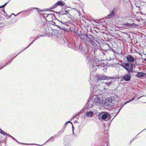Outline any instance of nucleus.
Returning <instances> with one entry per match:
<instances>
[{"mask_svg":"<svg viewBox=\"0 0 146 146\" xmlns=\"http://www.w3.org/2000/svg\"><path fill=\"white\" fill-rule=\"evenodd\" d=\"M112 78H113L112 77H108L104 75H97L95 80L96 82L95 84L96 86L93 85L91 86L90 88V92L92 93L94 91L95 92L96 90V88L98 90H103L105 88L104 86L106 85L109 86L111 84L112 82L110 80Z\"/></svg>","mask_w":146,"mask_h":146,"instance_id":"f257e3e1","label":"nucleus"},{"mask_svg":"<svg viewBox=\"0 0 146 146\" xmlns=\"http://www.w3.org/2000/svg\"><path fill=\"white\" fill-rule=\"evenodd\" d=\"M54 21H51L50 23L51 24L57 27L58 29L66 31L67 29L69 28V23L67 22H64L63 20L59 21L57 19L55 20Z\"/></svg>","mask_w":146,"mask_h":146,"instance_id":"f03ea898","label":"nucleus"},{"mask_svg":"<svg viewBox=\"0 0 146 146\" xmlns=\"http://www.w3.org/2000/svg\"><path fill=\"white\" fill-rule=\"evenodd\" d=\"M100 120L108 121L111 118V116L108 112H103L100 113L98 115Z\"/></svg>","mask_w":146,"mask_h":146,"instance_id":"7ed1b4c3","label":"nucleus"},{"mask_svg":"<svg viewBox=\"0 0 146 146\" xmlns=\"http://www.w3.org/2000/svg\"><path fill=\"white\" fill-rule=\"evenodd\" d=\"M101 96L100 95L96 96L94 100V103L97 105H100L103 102L102 98L100 97Z\"/></svg>","mask_w":146,"mask_h":146,"instance_id":"20e7f679","label":"nucleus"},{"mask_svg":"<svg viewBox=\"0 0 146 146\" xmlns=\"http://www.w3.org/2000/svg\"><path fill=\"white\" fill-rule=\"evenodd\" d=\"M90 59V60L89 58L87 57V60L88 61H89V64H90V67L92 68V69L93 70L92 71H95L97 70L98 66L93 64L94 61V60H93L92 58H91Z\"/></svg>","mask_w":146,"mask_h":146,"instance_id":"39448f33","label":"nucleus"},{"mask_svg":"<svg viewBox=\"0 0 146 146\" xmlns=\"http://www.w3.org/2000/svg\"><path fill=\"white\" fill-rule=\"evenodd\" d=\"M115 100L113 96H111L109 100H108L106 103V105L108 107H111L115 103Z\"/></svg>","mask_w":146,"mask_h":146,"instance_id":"423d86ee","label":"nucleus"},{"mask_svg":"<svg viewBox=\"0 0 146 146\" xmlns=\"http://www.w3.org/2000/svg\"><path fill=\"white\" fill-rule=\"evenodd\" d=\"M62 0H60V1H58L51 7V9H53L56 8L58 6H61L65 5V3L64 1Z\"/></svg>","mask_w":146,"mask_h":146,"instance_id":"0eeeda50","label":"nucleus"},{"mask_svg":"<svg viewBox=\"0 0 146 146\" xmlns=\"http://www.w3.org/2000/svg\"><path fill=\"white\" fill-rule=\"evenodd\" d=\"M117 10V8H114L111 11L110 14L108 15L106 17L107 19H109L110 18H111L113 17L115 15L116 11Z\"/></svg>","mask_w":146,"mask_h":146,"instance_id":"6e6552de","label":"nucleus"},{"mask_svg":"<svg viewBox=\"0 0 146 146\" xmlns=\"http://www.w3.org/2000/svg\"><path fill=\"white\" fill-rule=\"evenodd\" d=\"M94 103L92 100H88V102L84 106V110H85L93 107Z\"/></svg>","mask_w":146,"mask_h":146,"instance_id":"1a4fd4ad","label":"nucleus"},{"mask_svg":"<svg viewBox=\"0 0 146 146\" xmlns=\"http://www.w3.org/2000/svg\"><path fill=\"white\" fill-rule=\"evenodd\" d=\"M77 50L81 52H85L87 51V49L85 46H83L81 45H77Z\"/></svg>","mask_w":146,"mask_h":146,"instance_id":"9d476101","label":"nucleus"},{"mask_svg":"<svg viewBox=\"0 0 146 146\" xmlns=\"http://www.w3.org/2000/svg\"><path fill=\"white\" fill-rule=\"evenodd\" d=\"M118 66H121L123 68H125L126 70L127 71H128V63H125L122 62H120L118 63Z\"/></svg>","mask_w":146,"mask_h":146,"instance_id":"9b49d317","label":"nucleus"},{"mask_svg":"<svg viewBox=\"0 0 146 146\" xmlns=\"http://www.w3.org/2000/svg\"><path fill=\"white\" fill-rule=\"evenodd\" d=\"M94 114V113L93 111L88 109V110H87L86 111V116L88 117H92Z\"/></svg>","mask_w":146,"mask_h":146,"instance_id":"f8f14e48","label":"nucleus"},{"mask_svg":"<svg viewBox=\"0 0 146 146\" xmlns=\"http://www.w3.org/2000/svg\"><path fill=\"white\" fill-rule=\"evenodd\" d=\"M128 72H131L133 70V65L131 63H128Z\"/></svg>","mask_w":146,"mask_h":146,"instance_id":"ddd939ff","label":"nucleus"},{"mask_svg":"<svg viewBox=\"0 0 146 146\" xmlns=\"http://www.w3.org/2000/svg\"><path fill=\"white\" fill-rule=\"evenodd\" d=\"M135 60L134 57L131 55H128V61L133 62Z\"/></svg>","mask_w":146,"mask_h":146,"instance_id":"4468645a","label":"nucleus"},{"mask_svg":"<svg viewBox=\"0 0 146 146\" xmlns=\"http://www.w3.org/2000/svg\"><path fill=\"white\" fill-rule=\"evenodd\" d=\"M121 81H128V74H126L122 77L121 79Z\"/></svg>","mask_w":146,"mask_h":146,"instance_id":"2eb2a0df","label":"nucleus"},{"mask_svg":"<svg viewBox=\"0 0 146 146\" xmlns=\"http://www.w3.org/2000/svg\"><path fill=\"white\" fill-rule=\"evenodd\" d=\"M145 74L143 72H139L137 73V76L138 77H141L145 75Z\"/></svg>","mask_w":146,"mask_h":146,"instance_id":"dca6fc26","label":"nucleus"},{"mask_svg":"<svg viewBox=\"0 0 146 146\" xmlns=\"http://www.w3.org/2000/svg\"><path fill=\"white\" fill-rule=\"evenodd\" d=\"M64 130V129L63 130V131H59L57 134H56L55 135H54L53 136V137L54 138V137H55L58 136L60 134L59 133H60V132H61L62 133L63 132Z\"/></svg>","mask_w":146,"mask_h":146,"instance_id":"f3484780","label":"nucleus"},{"mask_svg":"<svg viewBox=\"0 0 146 146\" xmlns=\"http://www.w3.org/2000/svg\"><path fill=\"white\" fill-rule=\"evenodd\" d=\"M1 133L2 134L4 135H7V134L6 132H5L4 131L1 130Z\"/></svg>","mask_w":146,"mask_h":146,"instance_id":"a211bd4d","label":"nucleus"},{"mask_svg":"<svg viewBox=\"0 0 146 146\" xmlns=\"http://www.w3.org/2000/svg\"><path fill=\"white\" fill-rule=\"evenodd\" d=\"M35 40H34L33 42H32L30 44H29L26 48H25V49H24L23 50V51L24 50H25V49H26V48H28V47H29L31 44H32L35 41Z\"/></svg>","mask_w":146,"mask_h":146,"instance_id":"6ab92c4d","label":"nucleus"},{"mask_svg":"<svg viewBox=\"0 0 146 146\" xmlns=\"http://www.w3.org/2000/svg\"><path fill=\"white\" fill-rule=\"evenodd\" d=\"M21 51L18 54H17V55L15 56L14 57H13V58H12L10 60V61L9 62V64H10L11 62V60H13L14 58L17 56L18 54H19L21 52H22V51Z\"/></svg>","mask_w":146,"mask_h":146,"instance_id":"aec40b11","label":"nucleus"},{"mask_svg":"<svg viewBox=\"0 0 146 146\" xmlns=\"http://www.w3.org/2000/svg\"><path fill=\"white\" fill-rule=\"evenodd\" d=\"M42 36L41 35H39L37 36H36L34 40H37V39H39L40 37Z\"/></svg>","mask_w":146,"mask_h":146,"instance_id":"412c9836","label":"nucleus"},{"mask_svg":"<svg viewBox=\"0 0 146 146\" xmlns=\"http://www.w3.org/2000/svg\"><path fill=\"white\" fill-rule=\"evenodd\" d=\"M64 145L65 146H70V144L67 142L64 143Z\"/></svg>","mask_w":146,"mask_h":146,"instance_id":"4be33fe9","label":"nucleus"},{"mask_svg":"<svg viewBox=\"0 0 146 146\" xmlns=\"http://www.w3.org/2000/svg\"><path fill=\"white\" fill-rule=\"evenodd\" d=\"M53 138L54 137H53V136L51 137L49 139H48V140L46 142H47L48 141H50V140H51L52 139V138Z\"/></svg>","mask_w":146,"mask_h":146,"instance_id":"5701e85b","label":"nucleus"},{"mask_svg":"<svg viewBox=\"0 0 146 146\" xmlns=\"http://www.w3.org/2000/svg\"><path fill=\"white\" fill-rule=\"evenodd\" d=\"M7 136H9L10 137L12 138V139H15V138H14L13 137V136H12L11 135H10L9 134H7Z\"/></svg>","mask_w":146,"mask_h":146,"instance_id":"b1692460","label":"nucleus"},{"mask_svg":"<svg viewBox=\"0 0 146 146\" xmlns=\"http://www.w3.org/2000/svg\"><path fill=\"white\" fill-rule=\"evenodd\" d=\"M68 18H69L70 19H71L72 16L69 13H68Z\"/></svg>","mask_w":146,"mask_h":146,"instance_id":"393cba45","label":"nucleus"},{"mask_svg":"<svg viewBox=\"0 0 146 146\" xmlns=\"http://www.w3.org/2000/svg\"><path fill=\"white\" fill-rule=\"evenodd\" d=\"M71 122L70 121H67V122H66L65 123V125H67V124L68 123H70Z\"/></svg>","mask_w":146,"mask_h":146,"instance_id":"a878e982","label":"nucleus"},{"mask_svg":"<svg viewBox=\"0 0 146 146\" xmlns=\"http://www.w3.org/2000/svg\"><path fill=\"white\" fill-rule=\"evenodd\" d=\"M9 63H6L5 64V65L4 66H3L2 67V68H3L4 67L6 66H7V65H8V64H9Z\"/></svg>","mask_w":146,"mask_h":146,"instance_id":"bb28decb","label":"nucleus"},{"mask_svg":"<svg viewBox=\"0 0 146 146\" xmlns=\"http://www.w3.org/2000/svg\"><path fill=\"white\" fill-rule=\"evenodd\" d=\"M8 2H7V3H6L4 4L3 5V6H4V7H5L6 5L8 3Z\"/></svg>","mask_w":146,"mask_h":146,"instance_id":"cd10ccee","label":"nucleus"},{"mask_svg":"<svg viewBox=\"0 0 146 146\" xmlns=\"http://www.w3.org/2000/svg\"><path fill=\"white\" fill-rule=\"evenodd\" d=\"M13 139L15 140V141H16L17 143H21L20 142H18L15 138V139Z\"/></svg>","mask_w":146,"mask_h":146,"instance_id":"c85d7f7f","label":"nucleus"},{"mask_svg":"<svg viewBox=\"0 0 146 146\" xmlns=\"http://www.w3.org/2000/svg\"><path fill=\"white\" fill-rule=\"evenodd\" d=\"M103 50L105 52H107L108 51V50L107 49H103Z\"/></svg>","mask_w":146,"mask_h":146,"instance_id":"c756f323","label":"nucleus"},{"mask_svg":"<svg viewBox=\"0 0 146 146\" xmlns=\"http://www.w3.org/2000/svg\"><path fill=\"white\" fill-rule=\"evenodd\" d=\"M4 7L3 6V5H2V6H0V9L4 8Z\"/></svg>","mask_w":146,"mask_h":146,"instance_id":"7c9ffc66","label":"nucleus"},{"mask_svg":"<svg viewBox=\"0 0 146 146\" xmlns=\"http://www.w3.org/2000/svg\"><path fill=\"white\" fill-rule=\"evenodd\" d=\"M128 81H129V79H130V77H131L130 75H129V74H128Z\"/></svg>","mask_w":146,"mask_h":146,"instance_id":"2f4dec72","label":"nucleus"},{"mask_svg":"<svg viewBox=\"0 0 146 146\" xmlns=\"http://www.w3.org/2000/svg\"><path fill=\"white\" fill-rule=\"evenodd\" d=\"M34 9H36L37 10H39V9L37 8V7H34Z\"/></svg>","mask_w":146,"mask_h":146,"instance_id":"473e14b6","label":"nucleus"},{"mask_svg":"<svg viewBox=\"0 0 146 146\" xmlns=\"http://www.w3.org/2000/svg\"><path fill=\"white\" fill-rule=\"evenodd\" d=\"M106 46H108L109 47V48L110 47V46H109V45L108 44H106Z\"/></svg>","mask_w":146,"mask_h":146,"instance_id":"72a5a7b5","label":"nucleus"},{"mask_svg":"<svg viewBox=\"0 0 146 146\" xmlns=\"http://www.w3.org/2000/svg\"><path fill=\"white\" fill-rule=\"evenodd\" d=\"M67 14L66 13H64L62 14V15H66Z\"/></svg>","mask_w":146,"mask_h":146,"instance_id":"f704fd0d","label":"nucleus"},{"mask_svg":"<svg viewBox=\"0 0 146 146\" xmlns=\"http://www.w3.org/2000/svg\"><path fill=\"white\" fill-rule=\"evenodd\" d=\"M126 59L127 60H128V55L127 56H126Z\"/></svg>","mask_w":146,"mask_h":146,"instance_id":"c9c22d12","label":"nucleus"},{"mask_svg":"<svg viewBox=\"0 0 146 146\" xmlns=\"http://www.w3.org/2000/svg\"><path fill=\"white\" fill-rule=\"evenodd\" d=\"M140 96V97H139V98L138 99H139V98H141V97H143V96Z\"/></svg>","mask_w":146,"mask_h":146,"instance_id":"e433bc0d","label":"nucleus"},{"mask_svg":"<svg viewBox=\"0 0 146 146\" xmlns=\"http://www.w3.org/2000/svg\"><path fill=\"white\" fill-rule=\"evenodd\" d=\"M37 10V11H38V12H39V11H40V12H41V11H40V9H39V10Z\"/></svg>","mask_w":146,"mask_h":146,"instance_id":"4c0bfd02","label":"nucleus"},{"mask_svg":"<svg viewBox=\"0 0 146 146\" xmlns=\"http://www.w3.org/2000/svg\"><path fill=\"white\" fill-rule=\"evenodd\" d=\"M130 25H131V24H130L128 23V27L130 26Z\"/></svg>","mask_w":146,"mask_h":146,"instance_id":"58836bf2","label":"nucleus"},{"mask_svg":"<svg viewBox=\"0 0 146 146\" xmlns=\"http://www.w3.org/2000/svg\"><path fill=\"white\" fill-rule=\"evenodd\" d=\"M65 12H66V13L69 12L68 11H65Z\"/></svg>","mask_w":146,"mask_h":146,"instance_id":"ea45409f","label":"nucleus"},{"mask_svg":"<svg viewBox=\"0 0 146 146\" xmlns=\"http://www.w3.org/2000/svg\"><path fill=\"white\" fill-rule=\"evenodd\" d=\"M72 129H73V132L74 133V129H73V126H72Z\"/></svg>","mask_w":146,"mask_h":146,"instance_id":"a19ab883","label":"nucleus"},{"mask_svg":"<svg viewBox=\"0 0 146 146\" xmlns=\"http://www.w3.org/2000/svg\"><path fill=\"white\" fill-rule=\"evenodd\" d=\"M96 42H97L98 43V44H100L99 43V42H98V41H97V40H96Z\"/></svg>","mask_w":146,"mask_h":146,"instance_id":"79ce46f5","label":"nucleus"},{"mask_svg":"<svg viewBox=\"0 0 146 146\" xmlns=\"http://www.w3.org/2000/svg\"><path fill=\"white\" fill-rule=\"evenodd\" d=\"M124 1L125 2H127V0H124Z\"/></svg>","mask_w":146,"mask_h":146,"instance_id":"37998d69","label":"nucleus"},{"mask_svg":"<svg viewBox=\"0 0 146 146\" xmlns=\"http://www.w3.org/2000/svg\"><path fill=\"white\" fill-rule=\"evenodd\" d=\"M12 15H15V16H16V15H15L14 13H12Z\"/></svg>","mask_w":146,"mask_h":146,"instance_id":"c03bdc74","label":"nucleus"},{"mask_svg":"<svg viewBox=\"0 0 146 146\" xmlns=\"http://www.w3.org/2000/svg\"><path fill=\"white\" fill-rule=\"evenodd\" d=\"M144 60L145 61H146V58L144 59Z\"/></svg>","mask_w":146,"mask_h":146,"instance_id":"a18cd8bd","label":"nucleus"},{"mask_svg":"<svg viewBox=\"0 0 146 146\" xmlns=\"http://www.w3.org/2000/svg\"><path fill=\"white\" fill-rule=\"evenodd\" d=\"M126 25H128V23H126Z\"/></svg>","mask_w":146,"mask_h":146,"instance_id":"49530a36","label":"nucleus"},{"mask_svg":"<svg viewBox=\"0 0 146 146\" xmlns=\"http://www.w3.org/2000/svg\"><path fill=\"white\" fill-rule=\"evenodd\" d=\"M120 109H120L119 110V111H118V112H119V111H120Z\"/></svg>","mask_w":146,"mask_h":146,"instance_id":"de8ad7c7","label":"nucleus"},{"mask_svg":"<svg viewBox=\"0 0 146 146\" xmlns=\"http://www.w3.org/2000/svg\"><path fill=\"white\" fill-rule=\"evenodd\" d=\"M131 100H130V101H128V102H129V101H131Z\"/></svg>","mask_w":146,"mask_h":146,"instance_id":"09e8293b","label":"nucleus"},{"mask_svg":"<svg viewBox=\"0 0 146 146\" xmlns=\"http://www.w3.org/2000/svg\"><path fill=\"white\" fill-rule=\"evenodd\" d=\"M93 21H94L95 22H96L94 20H93Z\"/></svg>","mask_w":146,"mask_h":146,"instance_id":"8fccbe9b","label":"nucleus"},{"mask_svg":"<svg viewBox=\"0 0 146 146\" xmlns=\"http://www.w3.org/2000/svg\"><path fill=\"white\" fill-rule=\"evenodd\" d=\"M128 103V102H126V103Z\"/></svg>","mask_w":146,"mask_h":146,"instance_id":"3c124183","label":"nucleus"},{"mask_svg":"<svg viewBox=\"0 0 146 146\" xmlns=\"http://www.w3.org/2000/svg\"><path fill=\"white\" fill-rule=\"evenodd\" d=\"M2 68H0V70L1 69H2Z\"/></svg>","mask_w":146,"mask_h":146,"instance_id":"603ef678","label":"nucleus"},{"mask_svg":"<svg viewBox=\"0 0 146 146\" xmlns=\"http://www.w3.org/2000/svg\"><path fill=\"white\" fill-rule=\"evenodd\" d=\"M129 37L130 38L131 37V36H129Z\"/></svg>","mask_w":146,"mask_h":146,"instance_id":"864d4df0","label":"nucleus"},{"mask_svg":"<svg viewBox=\"0 0 146 146\" xmlns=\"http://www.w3.org/2000/svg\"><path fill=\"white\" fill-rule=\"evenodd\" d=\"M134 98V97L133 98V99H132V100H133V99Z\"/></svg>","mask_w":146,"mask_h":146,"instance_id":"5fc2aeb1","label":"nucleus"},{"mask_svg":"<svg viewBox=\"0 0 146 146\" xmlns=\"http://www.w3.org/2000/svg\"><path fill=\"white\" fill-rule=\"evenodd\" d=\"M146 129V128L145 129Z\"/></svg>","mask_w":146,"mask_h":146,"instance_id":"6e6d98bb","label":"nucleus"},{"mask_svg":"<svg viewBox=\"0 0 146 146\" xmlns=\"http://www.w3.org/2000/svg\"><path fill=\"white\" fill-rule=\"evenodd\" d=\"M65 0H64V1H65Z\"/></svg>","mask_w":146,"mask_h":146,"instance_id":"4d7b16f0","label":"nucleus"}]
</instances>
